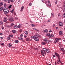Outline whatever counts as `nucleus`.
<instances>
[{
    "instance_id": "nucleus-1",
    "label": "nucleus",
    "mask_w": 65,
    "mask_h": 65,
    "mask_svg": "<svg viewBox=\"0 0 65 65\" xmlns=\"http://www.w3.org/2000/svg\"><path fill=\"white\" fill-rule=\"evenodd\" d=\"M3 11L5 14L8 13L9 12V10L7 8H6L5 7H4L3 9Z\"/></svg>"
},
{
    "instance_id": "nucleus-2",
    "label": "nucleus",
    "mask_w": 65,
    "mask_h": 65,
    "mask_svg": "<svg viewBox=\"0 0 65 65\" xmlns=\"http://www.w3.org/2000/svg\"><path fill=\"white\" fill-rule=\"evenodd\" d=\"M55 54L56 56L57 57H58V59L59 62L61 63V65H63V63L61 62V61H60V55H59L56 53H55Z\"/></svg>"
},
{
    "instance_id": "nucleus-3",
    "label": "nucleus",
    "mask_w": 65,
    "mask_h": 65,
    "mask_svg": "<svg viewBox=\"0 0 65 65\" xmlns=\"http://www.w3.org/2000/svg\"><path fill=\"white\" fill-rule=\"evenodd\" d=\"M34 40H35V41H38V38L37 37V36L36 35H34Z\"/></svg>"
},
{
    "instance_id": "nucleus-4",
    "label": "nucleus",
    "mask_w": 65,
    "mask_h": 65,
    "mask_svg": "<svg viewBox=\"0 0 65 65\" xmlns=\"http://www.w3.org/2000/svg\"><path fill=\"white\" fill-rule=\"evenodd\" d=\"M44 40L45 41V42L47 43H48L49 42H52V41L50 40L49 41L46 38L44 39Z\"/></svg>"
},
{
    "instance_id": "nucleus-5",
    "label": "nucleus",
    "mask_w": 65,
    "mask_h": 65,
    "mask_svg": "<svg viewBox=\"0 0 65 65\" xmlns=\"http://www.w3.org/2000/svg\"><path fill=\"white\" fill-rule=\"evenodd\" d=\"M55 39L56 40L54 41V43H56L58 42V41L61 40V39L60 38L59 39L58 38H56Z\"/></svg>"
},
{
    "instance_id": "nucleus-6",
    "label": "nucleus",
    "mask_w": 65,
    "mask_h": 65,
    "mask_svg": "<svg viewBox=\"0 0 65 65\" xmlns=\"http://www.w3.org/2000/svg\"><path fill=\"white\" fill-rule=\"evenodd\" d=\"M59 26H60V27H62L63 25V23H62L60 21L59 22Z\"/></svg>"
},
{
    "instance_id": "nucleus-7",
    "label": "nucleus",
    "mask_w": 65,
    "mask_h": 65,
    "mask_svg": "<svg viewBox=\"0 0 65 65\" xmlns=\"http://www.w3.org/2000/svg\"><path fill=\"white\" fill-rule=\"evenodd\" d=\"M9 21H10V22H13V21H14V20H13L12 18H10L9 19Z\"/></svg>"
},
{
    "instance_id": "nucleus-8",
    "label": "nucleus",
    "mask_w": 65,
    "mask_h": 65,
    "mask_svg": "<svg viewBox=\"0 0 65 65\" xmlns=\"http://www.w3.org/2000/svg\"><path fill=\"white\" fill-rule=\"evenodd\" d=\"M41 55H42V56H44V52H43V50H41Z\"/></svg>"
},
{
    "instance_id": "nucleus-9",
    "label": "nucleus",
    "mask_w": 65,
    "mask_h": 65,
    "mask_svg": "<svg viewBox=\"0 0 65 65\" xmlns=\"http://www.w3.org/2000/svg\"><path fill=\"white\" fill-rule=\"evenodd\" d=\"M59 35H63V31H60L59 32Z\"/></svg>"
},
{
    "instance_id": "nucleus-10",
    "label": "nucleus",
    "mask_w": 65,
    "mask_h": 65,
    "mask_svg": "<svg viewBox=\"0 0 65 65\" xmlns=\"http://www.w3.org/2000/svg\"><path fill=\"white\" fill-rule=\"evenodd\" d=\"M60 51H61L62 52H64V53H65V50H64V48H60Z\"/></svg>"
},
{
    "instance_id": "nucleus-11",
    "label": "nucleus",
    "mask_w": 65,
    "mask_h": 65,
    "mask_svg": "<svg viewBox=\"0 0 65 65\" xmlns=\"http://www.w3.org/2000/svg\"><path fill=\"white\" fill-rule=\"evenodd\" d=\"M22 26V24H20L19 25L17 26V27L18 28H20Z\"/></svg>"
},
{
    "instance_id": "nucleus-12",
    "label": "nucleus",
    "mask_w": 65,
    "mask_h": 65,
    "mask_svg": "<svg viewBox=\"0 0 65 65\" xmlns=\"http://www.w3.org/2000/svg\"><path fill=\"white\" fill-rule=\"evenodd\" d=\"M18 39L20 40H21H21H23V38H22V37H19L18 38Z\"/></svg>"
},
{
    "instance_id": "nucleus-13",
    "label": "nucleus",
    "mask_w": 65,
    "mask_h": 65,
    "mask_svg": "<svg viewBox=\"0 0 65 65\" xmlns=\"http://www.w3.org/2000/svg\"><path fill=\"white\" fill-rule=\"evenodd\" d=\"M4 22H6L7 21L6 20V18H5V17H4Z\"/></svg>"
},
{
    "instance_id": "nucleus-14",
    "label": "nucleus",
    "mask_w": 65,
    "mask_h": 65,
    "mask_svg": "<svg viewBox=\"0 0 65 65\" xmlns=\"http://www.w3.org/2000/svg\"><path fill=\"white\" fill-rule=\"evenodd\" d=\"M3 2H0V6H1L2 5H3Z\"/></svg>"
},
{
    "instance_id": "nucleus-15",
    "label": "nucleus",
    "mask_w": 65,
    "mask_h": 65,
    "mask_svg": "<svg viewBox=\"0 0 65 65\" xmlns=\"http://www.w3.org/2000/svg\"><path fill=\"white\" fill-rule=\"evenodd\" d=\"M46 51L47 53H50V50L46 49Z\"/></svg>"
},
{
    "instance_id": "nucleus-16",
    "label": "nucleus",
    "mask_w": 65,
    "mask_h": 65,
    "mask_svg": "<svg viewBox=\"0 0 65 65\" xmlns=\"http://www.w3.org/2000/svg\"><path fill=\"white\" fill-rule=\"evenodd\" d=\"M3 25V22H2V21H0V25L1 26Z\"/></svg>"
},
{
    "instance_id": "nucleus-17",
    "label": "nucleus",
    "mask_w": 65,
    "mask_h": 65,
    "mask_svg": "<svg viewBox=\"0 0 65 65\" xmlns=\"http://www.w3.org/2000/svg\"><path fill=\"white\" fill-rule=\"evenodd\" d=\"M29 39H30L27 38L26 39V41H30Z\"/></svg>"
},
{
    "instance_id": "nucleus-18",
    "label": "nucleus",
    "mask_w": 65,
    "mask_h": 65,
    "mask_svg": "<svg viewBox=\"0 0 65 65\" xmlns=\"http://www.w3.org/2000/svg\"><path fill=\"white\" fill-rule=\"evenodd\" d=\"M9 47H10L12 46V44H9Z\"/></svg>"
},
{
    "instance_id": "nucleus-19",
    "label": "nucleus",
    "mask_w": 65,
    "mask_h": 65,
    "mask_svg": "<svg viewBox=\"0 0 65 65\" xmlns=\"http://www.w3.org/2000/svg\"><path fill=\"white\" fill-rule=\"evenodd\" d=\"M25 34L27 35V34H28V32L27 31H25Z\"/></svg>"
},
{
    "instance_id": "nucleus-20",
    "label": "nucleus",
    "mask_w": 65,
    "mask_h": 65,
    "mask_svg": "<svg viewBox=\"0 0 65 65\" xmlns=\"http://www.w3.org/2000/svg\"><path fill=\"white\" fill-rule=\"evenodd\" d=\"M41 43L42 44H43V45H45L46 44V43H45L44 42H42Z\"/></svg>"
},
{
    "instance_id": "nucleus-21",
    "label": "nucleus",
    "mask_w": 65,
    "mask_h": 65,
    "mask_svg": "<svg viewBox=\"0 0 65 65\" xmlns=\"http://www.w3.org/2000/svg\"><path fill=\"white\" fill-rule=\"evenodd\" d=\"M31 26L32 27H35V25H34V24H31Z\"/></svg>"
},
{
    "instance_id": "nucleus-22",
    "label": "nucleus",
    "mask_w": 65,
    "mask_h": 65,
    "mask_svg": "<svg viewBox=\"0 0 65 65\" xmlns=\"http://www.w3.org/2000/svg\"><path fill=\"white\" fill-rule=\"evenodd\" d=\"M51 16H52V18L54 17V13H51Z\"/></svg>"
},
{
    "instance_id": "nucleus-23",
    "label": "nucleus",
    "mask_w": 65,
    "mask_h": 65,
    "mask_svg": "<svg viewBox=\"0 0 65 65\" xmlns=\"http://www.w3.org/2000/svg\"><path fill=\"white\" fill-rule=\"evenodd\" d=\"M44 32H46L47 33L48 32V30L47 29H46L44 30Z\"/></svg>"
},
{
    "instance_id": "nucleus-24",
    "label": "nucleus",
    "mask_w": 65,
    "mask_h": 65,
    "mask_svg": "<svg viewBox=\"0 0 65 65\" xmlns=\"http://www.w3.org/2000/svg\"><path fill=\"white\" fill-rule=\"evenodd\" d=\"M3 8L2 7H1L0 8V11H2V10H3Z\"/></svg>"
},
{
    "instance_id": "nucleus-25",
    "label": "nucleus",
    "mask_w": 65,
    "mask_h": 65,
    "mask_svg": "<svg viewBox=\"0 0 65 65\" xmlns=\"http://www.w3.org/2000/svg\"><path fill=\"white\" fill-rule=\"evenodd\" d=\"M14 29H17L18 27H17V25H15L14 27Z\"/></svg>"
},
{
    "instance_id": "nucleus-26",
    "label": "nucleus",
    "mask_w": 65,
    "mask_h": 65,
    "mask_svg": "<svg viewBox=\"0 0 65 65\" xmlns=\"http://www.w3.org/2000/svg\"><path fill=\"white\" fill-rule=\"evenodd\" d=\"M15 43H18L19 42V41L18 40H16L15 41Z\"/></svg>"
},
{
    "instance_id": "nucleus-27",
    "label": "nucleus",
    "mask_w": 65,
    "mask_h": 65,
    "mask_svg": "<svg viewBox=\"0 0 65 65\" xmlns=\"http://www.w3.org/2000/svg\"><path fill=\"white\" fill-rule=\"evenodd\" d=\"M11 6H12V5H10L8 7L9 8H10L11 7Z\"/></svg>"
},
{
    "instance_id": "nucleus-28",
    "label": "nucleus",
    "mask_w": 65,
    "mask_h": 65,
    "mask_svg": "<svg viewBox=\"0 0 65 65\" xmlns=\"http://www.w3.org/2000/svg\"><path fill=\"white\" fill-rule=\"evenodd\" d=\"M10 26H11V27H12L13 26H14V24L12 23L11 24Z\"/></svg>"
},
{
    "instance_id": "nucleus-29",
    "label": "nucleus",
    "mask_w": 65,
    "mask_h": 65,
    "mask_svg": "<svg viewBox=\"0 0 65 65\" xmlns=\"http://www.w3.org/2000/svg\"><path fill=\"white\" fill-rule=\"evenodd\" d=\"M9 36L10 37H12L13 36V35H10Z\"/></svg>"
},
{
    "instance_id": "nucleus-30",
    "label": "nucleus",
    "mask_w": 65,
    "mask_h": 65,
    "mask_svg": "<svg viewBox=\"0 0 65 65\" xmlns=\"http://www.w3.org/2000/svg\"><path fill=\"white\" fill-rule=\"evenodd\" d=\"M7 38L8 40H9V39H10V37H7Z\"/></svg>"
},
{
    "instance_id": "nucleus-31",
    "label": "nucleus",
    "mask_w": 65,
    "mask_h": 65,
    "mask_svg": "<svg viewBox=\"0 0 65 65\" xmlns=\"http://www.w3.org/2000/svg\"><path fill=\"white\" fill-rule=\"evenodd\" d=\"M43 51H44V52H45V51H46V49L45 48H43Z\"/></svg>"
},
{
    "instance_id": "nucleus-32",
    "label": "nucleus",
    "mask_w": 65,
    "mask_h": 65,
    "mask_svg": "<svg viewBox=\"0 0 65 65\" xmlns=\"http://www.w3.org/2000/svg\"><path fill=\"white\" fill-rule=\"evenodd\" d=\"M13 33H16V31L14 30H13L12 31Z\"/></svg>"
},
{
    "instance_id": "nucleus-33",
    "label": "nucleus",
    "mask_w": 65,
    "mask_h": 65,
    "mask_svg": "<svg viewBox=\"0 0 65 65\" xmlns=\"http://www.w3.org/2000/svg\"><path fill=\"white\" fill-rule=\"evenodd\" d=\"M46 35H47V36H50V34H46Z\"/></svg>"
},
{
    "instance_id": "nucleus-34",
    "label": "nucleus",
    "mask_w": 65,
    "mask_h": 65,
    "mask_svg": "<svg viewBox=\"0 0 65 65\" xmlns=\"http://www.w3.org/2000/svg\"><path fill=\"white\" fill-rule=\"evenodd\" d=\"M15 20H18V18L17 17L15 18Z\"/></svg>"
},
{
    "instance_id": "nucleus-35",
    "label": "nucleus",
    "mask_w": 65,
    "mask_h": 65,
    "mask_svg": "<svg viewBox=\"0 0 65 65\" xmlns=\"http://www.w3.org/2000/svg\"><path fill=\"white\" fill-rule=\"evenodd\" d=\"M24 6H22L21 7V9H22L23 10L24 9Z\"/></svg>"
},
{
    "instance_id": "nucleus-36",
    "label": "nucleus",
    "mask_w": 65,
    "mask_h": 65,
    "mask_svg": "<svg viewBox=\"0 0 65 65\" xmlns=\"http://www.w3.org/2000/svg\"><path fill=\"white\" fill-rule=\"evenodd\" d=\"M58 17H59V18L60 17H61V15H60V14H59L58 15Z\"/></svg>"
},
{
    "instance_id": "nucleus-37",
    "label": "nucleus",
    "mask_w": 65,
    "mask_h": 65,
    "mask_svg": "<svg viewBox=\"0 0 65 65\" xmlns=\"http://www.w3.org/2000/svg\"><path fill=\"white\" fill-rule=\"evenodd\" d=\"M51 36L52 37H54V35L52 34L51 35Z\"/></svg>"
},
{
    "instance_id": "nucleus-38",
    "label": "nucleus",
    "mask_w": 65,
    "mask_h": 65,
    "mask_svg": "<svg viewBox=\"0 0 65 65\" xmlns=\"http://www.w3.org/2000/svg\"><path fill=\"white\" fill-rule=\"evenodd\" d=\"M9 0H4V1H5V2H7Z\"/></svg>"
},
{
    "instance_id": "nucleus-39",
    "label": "nucleus",
    "mask_w": 65,
    "mask_h": 65,
    "mask_svg": "<svg viewBox=\"0 0 65 65\" xmlns=\"http://www.w3.org/2000/svg\"><path fill=\"white\" fill-rule=\"evenodd\" d=\"M33 30L34 31H37V29L35 28H33Z\"/></svg>"
},
{
    "instance_id": "nucleus-40",
    "label": "nucleus",
    "mask_w": 65,
    "mask_h": 65,
    "mask_svg": "<svg viewBox=\"0 0 65 65\" xmlns=\"http://www.w3.org/2000/svg\"><path fill=\"white\" fill-rule=\"evenodd\" d=\"M31 38H33L34 39V35L33 36H31Z\"/></svg>"
},
{
    "instance_id": "nucleus-41",
    "label": "nucleus",
    "mask_w": 65,
    "mask_h": 65,
    "mask_svg": "<svg viewBox=\"0 0 65 65\" xmlns=\"http://www.w3.org/2000/svg\"><path fill=\"white\" fill-rule=\"evenodd\" d=\"M23 9H21L20 10V11H21V12H22V11H23Z\"/></svg>"
},
{
    "instance_id": "nucleus-42",
    "label": "nucleus",
    "mask_w": 65,
    "mask_h": 65,
    "mask_svg": "<svg viewBox=\"0 0 65 65\" xmlns=\"http://www.w3.org/2000/svg\"><path fill=\"white\" fill-rule=\"evenodd\" d=\"M2 30H3V29H4V27L3 26L2 27Z\"/></svg>"
},
{
    "instance_id": "nucleus-43",
    "label": "nucleus",
    "mask_w": 65,
    "mask_h": 65,
    "mask_svg": "<svg viewBox=\"0 0 65 65\" xmlns=\"http://www.w3.org/2000/svg\"><path fill=\"white\" fill-rule=\"evenodd\" d=\"M48 6H50V7L51 6V4H48Z\"/></svg>"
},
{
    "instance_id": "nucleus-44",
    "label": "nucleus",
    "mask_w": 65,
    "mask_h": 65,
    "mask_svg": "<svg viewBox=\"0 0 65 65\" xmlns=\"http://www.w3.org/2000/svg\"><path fill=\"white\" fill-rule=\"evenodd\" d=\"M32 3H30L29 4V5H30V6H31V5H32Z\"/></svg>"
},
{
    "instance_id": "nucleus-45",
    "label": "nucleus",
    "mask_w": 65,
    "mask_h": 65,
    "mask_svg": "<svg viewBox=\"0 0 65 65\" xmlns=\"http://www.w3.org/2000/svg\"><path fill=\"white\" fill-rule=\"evenodd\" d=\"M56 57V55H53V58Z\"/></svg>"
},
{
    "instance_id": "nucleus-46",
    "label": "nucleus",
    "mask_w": 65,
    "mask_h": 65,
    "mask_svg": "<svg viewBox=\"0 0 65 65\" xmlns=\"http://www.w3.org/2000/svg\"><path fill=\"white\" fill-rule=\"evenodd\" d=\"M1 45L3 46L4 45V43H2L1 44Z\"/></svg>"
},
{
    "instance_id": "nucleus-47",
    "label": "nucleus",
    "mask_w": 65,
    "mask_h": 65,
    "mask_svg": "<svg viewBox=\"0 0 65 65\" xmlns=\"http://www.w3.org/2000/svg\"><path fill=\"white\" fill-rule=\"evenodd\" d=\"M4 6L5 7V6H6V4H4Z\"/></svg>"
},
{
    "instance_id": "nucleus-48",
    "label": "nucleus",
    "mask_w": 65,
    "mask_h": 65,
    "mask_svg": "<svg viewBox=\"0 0 65 65\" xmlns=\"http://www.w3.org/2000/svg\"><path fill=\"white\" fill-rule=\"evenodd\" d=\"M10 0V1H11V2H13V0Z\"/></svg>"
},
{
    "instance_id": "nucleus-49",
    "label": "nucleus",
    "mask_w": 65,
    "mask_h": 65,
    "mask_svg": "<svg viewBox=\"0 0 65 65\" xmlns=\"http://www.w3.org/2000/svg\"><path fill=\"white\" fill-rule=\"evenodd\" d=\"M8 1V3H9L10 2V0H9V1Z\"/></svg>"
},
{
    "instance_id": "nucleus-50",
    "label": "nucleus",
    "mask_w": 65,
    "mask_h": 65,
    "mask_svg": "<svg viewBox=\"0 0 65 65\" xmlns=\"http://www.w3.org/2000/svg\"><path fill=\"white\" fill-rule=\"evenodd\" d=\"M63 16L65 18V13H64V14L63 15Z\"/></svg>"
},
{
    "instance_id": "nucleus-51",
    "label": "nucleus",
    "mask_w": 65,
    "mask_h": 65,
    "mask_svg": "<svg viewBox=\"0 0 65 65\" xmlns=\"http://www.w3.org/2000/svg\"><path fill=\"white\" fill-rule=\"evenodd\" d=\"M10 12H11V13H13V12L12 10L10 11Z\"/></svg>"
},
{
    "instance_id": "nucleus-52",
    "label": "nucleus",
    "mask_w": 65,
    "mask_h": 65,
    "mask_svg": "<svg viewBox=\"0 0 65 65\" xmlns=\"http://www.w3.org/2000/svg\"><path fill=\"white\" fill-rule=\"evenodd\" d=\"M23 34H22L20 36L21 37L23 36Z\"/></svg>"
},
{
    "instance_id": "nucleus-53",
    "label": "nucleus",
    "mask_w": 65,
    "mask_h": 65,
    "mask_svg": "<svg viewBox=\"0 0 65 65\" xmlns=\"http://www.w3.org/2000/svg\"><path fill=\"white\" fill-rule=\"evenodd\" d=\"M48 22H51V20H48Z\"/></svg>"
},
{
    "instance_id": "nucleus-54",
    "label": "nucleus",
    "mask_w": 65,
    "mask_h": 65,
    "mask_svg": "<svg viewBox=\"0 0 65 65\" xmlns=\"http://www.w3.org/2000/svg\"><path fill=\"white\" fill-rule=\"evenodd\" d=\"M38 37H41V36L39 35H38Z\"/></svg>"
},
{
    "instance_id": "nucleus-55",
    "label": "nucleus",
    "mask_w": 65,
    "mask_h": 65,
    "mask_svg": "<svg viewBox=\"0 0 65 65\" xmlns=\"http://www.w3.org/2000/svg\"><path fill=\"white\" fill-rule=\"evenodd\" d=\"M55 2L56 4H57V1H55Z\"/></svg>"
},
{
    "instance_id": "nucleus-56",
    "label": "nucleus",
    "mask_w": 65,
    "mask_h": 65,
    "mask_svg": "<svg viewBox=\"0 0 65 65\" xmlns=\"http://www.w3.org/2000/svg\"><path fill=\"white\" fill-rule=\"evenodd\" d=\"M24 37L25 38H26V37H27V36H26V35H25L24 36Z\"/></svg>"
},
{
    "instance_id": "nucleus-57",
    "label": "nucleus",
    "mask_w": 65,
    "mask_h": 65,
    "mask_svg": "<svg viewBox=\"0 0 65 65\" xmlns=\"http://www.w3.org/2000/svg\"><path fill=\"white\" fill-rule=\"evenodd\" d=\"M14 14L15 15H16V13H15V12H14Z\"/></svg>"
},
{
    "instance_id": "nucleus-58",
    "label": "nucleus",
    "mask_w": 65,
    "mask_h": 65,
    "mask_svg": "<svg viewBox=\"0 0 65 65\" xmlns=\"http://www.w3.org/2000/svg\"><path fill=\"white\" fill-rule=\"evenodd\" d=\"M56 29L57 30H58V27H57L56 28Z\"/></svg>"
},
{
    "instance_id": "nucleus-59",
    "label": "nucleus",
    "mask_w": 65,
    "mask_h": 65,
    "mask_svg": "<svg viewBox=\"0 0 65 65\" xmlns=\"http://www.w3.org/2000/svg\"><path fill=\"white\" fill-rule=\"evenodd\" d=\"M49 38H52V36H51V35L50 36H49Z\"/></svg>"
},
{
    "instance_id": "nucleus-60",
    "label": "nucleus",
    "mask_w": 65,
    "mask_h": 65,
    "mask_svg": "<svg viewBox=\"0 0 65 65\" xmlns=\"http://www.w3.org/2000/svg\"><path fill=\"white\" fill-rule=\"evenodd\" d=\"M49 32H50V33H51V32H52V31L51 30H50L49 31Z\"/></svg>"
},
{
    "instance_id": "nucleus-61",
    "label": "nucleus",
    "mask_w": 65,
    "mask_h": 65,
    "mask_svg": "<svg viewBox=\"0 0 65 65\" xmlns=\"http://www.w3.org/2000/svg\"><path fill=\"white\" fill-rule=\"evenodd\" d=\"M2 35V33H0V35Z\"/></svg>"
},
{
    "instance_id": "nucleus-62",
    "label": "nucleus",
    "mask_w": 65,
    "mask_h": 65,
    "mask_svg": "<svg viewBox=\"0 0 65 65\" xmlns=\"http://www.w3.org/2000/svg\"><path fill=\"white\" fill-rule=\"evenodd\" d=\"M0 38L1 39H3V37H0Z\"/></svg>"
},
{
    "instance_id": "nucleus-63",
    "label": "nucleus",
    "mask_w": 65,
    "mask_h": 65,
    "mask_svg": "<svg viewBox=\"0 0 65 65\" xmlns=\"http://www.w3.org/2000/svg\"><path fill=\"white\" fill-rule=\"evenodd\" d=\"M57 62V63H58V64H59V61H58Z\"/></svg>"
},
{
    "instance_id": "nucleus-64",
    "label": "nucleus",
    "mask_w": 65,
    "mask_h": 65,
    "mask_svg": "<svg viewBox=\"0 0 65 65\" xmlns=\"http://www.w3.org/2000/svg\"><path fill=\"white\" fill-rule=\"evenodd\" d=\"M12 11L13 12L14 11V9H13Z\"/></svg>"
}]
</instances>
